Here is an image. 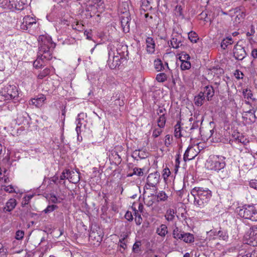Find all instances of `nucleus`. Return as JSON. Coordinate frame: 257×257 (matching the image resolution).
<instances>
[{
  "instance_id": "f257e3e1",
  "label": "nucleus",
  "mask_w": 257,
  "mask_h": 257,
  "mask_svg": "<svg viewBox=\"0 0 257 257\" xmlns=\"http://www.w3.org/2000/svg\"><path fill=\"white\" fill-rule=\"evenodd\" d=\"M39 51L38 58L33 63L36 68H41L45 61L50 60L52 58V52L56 47V44L52 42L49 36L40 35L38 39Z\"/></svg>"
},
{
  "instance_id": "f03ea898",
  "label": "nucleus",
  "mask_w": 257,
  "mask_h": 257,
  "mask_svg": "<svg viewBox=\"0 0 257 257\" xmlns=\"http://www.w3.org/2000/svg\"><path fill=\"white\" fill-rule=\"evenodd\" d=\"M191 194L194 197V205L202 208L208 204L212 197V192L208 188L195 187L191 191Z\"/></svg>"
},
{
  "instance_id": "7ed1b4c3",
  "label": "nucleus",
  "mask_w": 257,
  "mask_h": 257,
  "mask_svg": "<svg viewBox=\"0 0 257 257\" xmlns=\"http://www.w3.org/2000/svg\"><path fill=\"white\" fill-rule=\"evenodd\" d=\"M225 157L219 155H211L207 160L206 165L209 169L218 172L226 166Z\"/></svg>"
},
{
  "instance_id": "20e7f679",
  "label": "nucleus",
  "mask_w": 257,
  "mask_h": 257,
  "mask_svg": "<svg viewBox=\"0 0 257 257\" xmlns=\"http://www.w3.org/2000/svg\"><path fill=\"white\" fill-rule=\"evenodd\" d=\"M0 94L6 100H17L19 97L18 87L14 84H7L2 88Z\"/></svg>"
},
{
  "instance_id": "39448f33",
  "label": "nucleus",
  "mask_w": 257,
  "mask_h": 257,
  "mask_svg": "<svg viewBox=\"0 0 257 257\" xmlns=\"http://www.w3.org/2000/svg\"><path fill=\"white\" fill-rule=\"evenodd\" d=\"M238 215L244 219L257 221V211L253 205H244L239 209Z\"/></svg>"
},
{
  "instance_id": "423d86ee",
  "label": "nucleus",
  "mask_w": 257,
  "mask_h": 257,
  "mask_svg": "<svg viewBox=\"0 0 257 257\" xmlns=\"http://www.w3.org/2000/svg\"><path fill=\"white\" fill-rule=\"evenodd\" d=\"M183 37L181 34L173 32L172 35V38L170 40L171 46L174 49L181 48L182 49L185 47L182 44Z\"/></svg>"
},
{
  "instance_id": "0eeeda50",
  "label": "nucleus",
  "mask_w": 257,
  "mask_h": 257,
  "mask_svg": "<svg viewBox=\"0 0 257 257\" xmlns=\"http://www.w3.org/2000/svg\"><path fill=\"white\" fill-rule=\"evenodd\" d=\"M233 57L237 60H242L247 55L244 47L238 42L233 49Z\"/></svg>"
},
{
  "instance_id": "6e6552de",
  "label": "nucleus",
  "mask_w": 257,
  "mask_h": 257,
  "mask_svg": "<svg viewBox=\"0 0 257 257\" xmlns=\"http://www.w3.org/2000/svg\"><path fill=\"white\" fill-rule=\"evenodd\" d=\"M102 237L103 235L100 231L91 230L89 233V240L94 245H99L102 240Z\"/></svg>"
},
{
  "instance_id": "1a4fd4ad",
  "label": "nucleus",
  "mask_w": 257,
  "mask_h": 257,
  "mask_svg": "<svg viewBox=\"0 0 257 257\" xmlns=\"http://www.w3.org/2000/svg\"><path fill=\"white\" fill-rule=\"evenodd\" d=\"M141 9L144 11L155 9L158 5V0H141Z\"/></svg>"
},
{
  "instance_id": "9d476101",
  "label": "nucleus",
  "mask_w": 257,
  "mask_h": 257,
  "mask_svg": "<svg viewBox=\"0 0 257 257\" xmlns=\"http://www.w3.org/2000/svg\"><path fill=\"white\" fill-rule=\"evenodd\" d=\"M108 56L109 58L107 61V63L110 69H114L117 67H119L120 66L121 64L120 60L122 59V58H120L118 55H114V53H113L112 59L111 60L110 58V52H108Z\"/></svg>"
},
{
  "instance_id": "9b49d317",
  "label": "nucleus",
  "mask_w": 257,
  "mask_h": 257,
  "mask_svg": "<svg viewBox=\"0 0 257 257\" xmlns=\"http://www.w3.org/2000/svg\"><path fill=\"white\" fill-rule=\"evenodd\" d=\"M160 174L157 172L150 174L147 179V183L150 187H155L160 180Z\"/></svg>"
},
{
  "instance_id": "f8f14e48",
  "label": "nucleus",
  "mask_w": 257,
  "mask_h": 257,
  "mask_svg": "<svg viewBox=\"0 0 257 257\" xmlns=\"http://www.w3.org/2000/svg\"><path fill=\"white\" fill-rule=\"evenodd\" d=\"M34 24H36V19L30 16H26L23 18V22L21 25V28L27 30L29 28H30Z\"/></svg>"
},
{
  "instance_id": "ddd939ff",
  "label": "nucleus",
  "mask_w": 257,
  "mask_h": 257,
  "mask_svg": "<svg viewBox=\"0 0 257 257\" xmlns=\"http://www.w3.org/2000/svg\"><path fill=\"white\" fill-rule=\"evenodd\" d=\"M235 10L236 15L235 18V22L240 23L243 21L245 17V10L243 6H240L236 8Z\"/></svg>"
},
{
  "instance_id": "4468645a",
  "label": "nucleus",
  "mask_w": 257,
  "mask_h": 257,
  "mask_svg": "<svg viewBox=\"0 0 257 257\" xmlns=\"http://www.w3.org/2000/svg\"><path fill=\"white\" fill-rule=\"evenodd\" d=\"M121 25L123 29V31L124 33H127L130 31V24L131 22V18L128 14H126V16H121Z\"/></svg>"
},
{
  "instance_id": "2eb2a0df",
  "label": "nucleus",
  "mask_w": 257,
  "mask_h": 257,
  "mask_svg": "<svg viewBox=\"0 0 257 257\" xmlns=\"http://www.w3.org/2000/svg\"><path fill=\"white\" fill-rule=\"evenodd\" d=\"M10 10H22L24 9V6L26 4L25 0H10Z\"/></svg>"
},
{
  "instance_id": "dca6fc26",
  "label": "nucleus",
  "mask_w": 257,
  "mask_h": 257,
  "mask_svg": "<svg viewBox=\"0 0 257 257\" xmlns=\"http://www.w3.org/2000/svg\"><path fill=\"white\" fill-rule=\"evenodd\" d=\"M199 19L211 24L213 20L214 16L211 12L208 10L203 11L199 15Z\"/></svg>"
},
{
  "instance_id": "f3484780",
  "label": "nucleus",
  "mask_w": 257,
  "mask_h": 257,
  "mask_svg": "<svg viewBox=\"0 0 257 257\" xmlns=\"http://www.w3.org/2000/svg\"><path fill=\"white\" fill-rule=\"evenodd\" d=\"M247 236L249 237L248 238L246 239V241L244 243L243 249H248V245L251 246L252 247H251L252 248H254V247L257 246V240L254 237V236L246 235L245 237L247 238Z\"/></svg>"
},
{
  "instance_id": "a211bd4d",
  "label": "nucleus",
  "mask_w": 257,
  "mask_h": 257,
  "mask_svg": "<svg viewBox=\"0 0 257 257\" xmlns=\"http://www.w3.org/2000/svg\"><path fill=\"white\" fill-rule=\"evenodd\" d=\"M194 116L196 117V120L194 121L192 125V126L190 128V133H192L195 130H196L197 131L199 132V126L201 125L203 120V116H201V118H200L199 114H197L196 113H195Z\"/></svg>"
},
{
  "instance_id": "6ab92c4d",
  "label": "nucleus",
  "mask_w": 257,
  "mask_h": 257,
  "mask_svg": "<svg viewBox=\"0 0 257 257\" xmlns=\"http://www.w3.org/2000/svg\"><path fill=\"white\" fill-rule=\"evenodd\" d=\"M151 197H155V199H156L157 202L166 201L168 198V195L163 191L156 192V195L152 194Z\"/></svg>"
},
{
  "instance_id": "aec40b11",
  "label": "nucleus",
  "mask_w": 257,
  "mask_h": 257,
  "mask_svg": "<svg viewBox=\"0 0 257 257\" xmlns=\"http://www.w3.org/2000/svg\"><path fill=\"white\" fill-rule=\"evenodd\" d=\"M147 44V51L150 54L153 53L155 51V41L152 37H148L146 40Z\"/></svg>"
},
{
  "instance_id": "412c9836",
  "label": "nucleus",
  "mask_w": 257,
  "mask_h": 257,
  "mask_svg": "<svg viewBox=\"0 0 257 257\" xmlns=\"http://www.w3.org/2000/svg\"><path fill=\"white\" fill-rule=\"evenodd\" d=\"M17 205V201L14 198H11L6 203V206L4 207V211L11 212Z\"/></svg>"
},
{
  "instance_id": "4be33fe9",
  "label": "nucleus",
  "mask_w": 257,
  "mask_h": 257,
  "mask_svg": "<svg viewBox=\"0 0 257 257\" xmlns=\"http://www.w3.org/2000/svg\"><path fill=\"white\" fill-rule=\"evenodd\" d=\"M116 52L117 55H118L120 58L126 59L125 56H128V51L127 47L126 45H120L116 49Z\"/></svg>"
},
{
  "instance_id": "5701e85b",
  "label": "nucleus",
  "mask_w": 257,
  "mask_h": 257,
  "mask_svg": "<svg viewBox=\"0 0 257 257\" xmlns=\"http://www.w3.org/2000/svg\"><path fill=\"white\" fill-rule=\"evenodd\" d=\"M155 68L157 71H161L165 70V67L169 69L168 64L167 62H165L164 65L162 61L158 59L155 60L154 61Z\"/></svg>"
},
{
  "instance_id": "b1692460",
  "label": "nucleus",
  "mask_w": 257,
  "mask_h": 257,
  "mask_svg": "<svg viewBox=\"0 0 257 257\" xmlns=\"http://www.w3.org/2000/svg\"><path fill=\"white\" fill-rule=\"evenodd\" d=\"M237 257H257V250L250 248L245 250L244 254H242V253H239Z\"/></svg>"
},
{
  "instance_id": "393cba45",
  "label": "nucleus",
  "mask_w": 257,
  "mask_h": 257,
  "mask_svg": "<svg viewBox=\"0 0 257 257\" xmlns=\"http://www.w3.org/2000/svg\"><path fill=\"white\" fill-rule=\"evenodd\" d=\"M207 100H211L212 97L214 95V90L213 87L211 85H207L204 88V91Z\"/></svg>"
},
{
  "instance_id": "a878e982",
  "label": "nucleus",
  "mask_w": 257,
  "mask_h": 257,
  "mask_svg": "<svg viewBox=\"0 0 257 257\" xmlns=\"http://www.w3.org/2000/svg\"><path fill=\"white\" fill-rule=\"evenodd\" d=\"M90 2L89 8H91V11L97 10V11H99L98 10L101 8L100 7L103 4L102 0H91Z\"/></svg>"
},
{
  "instance_id": "bb28decb",
  "label": "nucleus",
  "mask_w": 257,
  "mask_h": 257,
  "mask_svg": "<svg viewBox=\"0 0 257 257\" xmlns=\"http://www.w3.org/2000/svg\"><path fill=\"white\" fill-rule=\"evenodd\" d=\"M168 227L166 225L162 224L157 228L156 233L161 237H165L168 233Z\"/></svg>"
},
{
  "instance_id": "cd10ccee",
  "label": "nucleus",
  "mask_w": 257,
  "mask_h": 257,
  "mask_svg": "<svg viewBox=\"0 0 257 257\" xmlns=\"http://www.w3.org/2000/svg\"><path fill=\"white\" fill-rule=\"evenodd\" d=\"M184 232V231L179 229L178 227L175 226L172 232L173 237L176 239H182L183 238V234Z\"/></svg>"
},
{
  "instance_id": "c85d7f7f",
  "label": "nucleus",
  "mask_w": 257,
  "mask_h": 257,
  "mask_svg": "<svg viewBox=\"0 0 257 257\" xmlns=\"http://www.w3.org/2000/svg\"><path fill=\"white\" fill-rule=\"evenodd\" d=\"M175 130H174V135L175 137L177 138H180L184 136L181 127V121H178L176 124L175 125Z\"/></svg>"
},
{
  "instance_id": "c756f323",
  "label": "nucleus",
  "mask_w": 257,
  "mask_h": 257,
  "mask_svg": "<svg viewBox=\"0 0 257 257\" xmlns=\"http://www.w3.org/2000/svg\"><path fill=\"white\" fill-rule=\"evenodd\" d=\"M127 237V235H124L119 240L118 246L120 247L119 250L121 252H123L124 250L127 248V245L125 241V238Z\"/></svg>"
},
{
  "instance_id": "7c9ffc66",
  "label": "nucleus",
  "mask_w": 257,
  "mask_h": 257,
  "mask_svg": "<svg viewBox=\"0 0 257 257\" xmlns=\"http://www.w3.org/2000/svg\"><path fill=\"white\" fill-rule=\"evenodd\" d=\"M183 236V238L181 240H183L186 243H190L194 241V237L193 234L184 232Z\"/></svg>"
},
{
  "instance_id": "2f4dec72",
  "label": "nucleus",
  "mask_w": 257,
  "mask_h": 257,
  "mask_svg": "<svg viewBox=\"0 0 257 257\" xmlns=\"http://www.w3.org/2000/svg\"><path fill=\"white\" fill-rule=\"evenodd\" d=\"M167 120L166 115L161 114L157 120L158 126L160 128H164Z\"/></svg>"
},
{
  "instance_id": "473e14b6",
  "label": "nucleus",
  "mask_w": 257,
  "mask_h": 257,
  "mask_svg": "<svg viewBox=\"0 0 257 257\" xmlns=\"http://www.w3.org/2000/svg\"><path fill=\"white\" fill-rule=\"evenodd\" d=\"M233 40L231 37H227L225 39H224L221 43V47L223 49H225L228 45L232 44Z\"/></svg>"
},
{
  "instance_id": "72a5a7b5",
  "label": "nucleus",
  "mask_w": 257,
  "mask_h": 257,
  "mask_svg": "<svg viewBox=\"0 0 257 257\" xmlns=\"http://www.w3.org/2000/svg\"><path fill=\"white\" fill-rule=\"evenodd\" d=\"M45 97L44 95H42L40 97L37 98H34L31 100L32 104L35 105L37 107H39L40 105L43 103V102L45 100Z\"/></svg>"
},
{
  "instance_id": "f704fd0d",
  "label": "nucleus",
  "mask_w": 257,
  "mask_h": 257,
  "mask_svg": "<svg viewBox=\"0 0 257 257\" xmlns=\"http://www.w3.org/2000/svg\"><path fill=\"white\" fill-rule=\"evenodd\" d=\"M242 94L244 96V98L245 99H252L253 101L255 100V98H252L253 95L251 92V91L250 89H248L247 88L243 89Z\"/></svg>"
},
{
  "instance_id": "c9c22d12",
  "label": "nucleus",
  "mask_w": 257,
  "mask_h": 257,
  "mask_svg": "<svg viewBox=\"0 0 257 257\" xmlns=\"http://www.w3.org/2000/svg\"><path fill=\"white\" fill-rule=\"evenodd\" d=\"M192 148L193 147L191 146H189L188 147V148L187 149V150H186V151L184 154V157H183V159L185 162H186L187 161L191 160L194 159L195 156H193V155L190 156V154H189L190 150L191 149H192Z\"/></svg>"
},
{
  "instance_id": "e433bc0d",
  "label": "nucleus",
  "mask_w": 257,
  "mask_h": 257,
  "mask_svg": "<svg viewBox=\"0 0 257 257\" xmlns=\"http://www.w3.org/2000/svg\"><path fill=\"white\" fill-rule=\"evenodd\" d=\"M188 39L192 43H196L199 39L198 35L193 31H191L188 34Z\"/></svg>"
},
{
  "instance_id": "4c0bfd02",
  "label": "nucleus",
  "mask_w": 257,
  "mask_h": 257,
  "mask_svg": "<svg viewBox=\"0 0 257 257\" xmlns=\"http://www.w3.org/2000/svg\"><path fill=\"white\" fill-rule=\"evenodd\" d=\"M112 157L114 158V161L115 164H119L121 162V157L118 154L117 152L115 151H112L111 153Z\"/></svg>"
},
{
  "instance_id": "58836bf2",
  "label": "nucleus",
  "mask_w": 257,
  "mask_h": 257,
  "mask_svg": "<svg viewBox=\"0 0 257 257\" xmlns=\"http://www.w3.org/2000/svg\"><path fill=\"white\" fill-rule=\"evenodd\" d=\"M50 73V70L48 68H46L42 71H40L38 75V78L40 79H42L47 76H48Z\"/></svg>"
},
{
  "instance_id": "ea45409f",
  "label": "nucleus",
  "mask_w": 257,
  "mask_h": 257,
  "mask_svg": "<svg viewBox=\"0 0 257 257\" xmlns=\"http://www.w3.org/2000/svg\"><path fill=\"white\" fill-rule=\"evenodd\" d=\"M142 245L141 241L140 240L136 241L133 246L132 251L134 253H139L141 251L140 247Z\"/></svg>"
},
{
  "instance_id": "a19ab883",
  "label": "nucleus",
  "mask_w": 257,
  "mask_h": 257,
  "mask_svg": "<svg viewBox=\"0 0 257 257\" xmlns=\"http://www.w3.org/2000/svg\"><path fill=\"white\" fill-rule=\"evenodd\" d=\"M10 0H0V7L4 9L10 10Z\"/></svg>"
},
{
  "instance_id": "79ce46f5",
  "label": "nucleus",
  "mask_w": 257,
  "mask_h": 257,
  "mask_svg": "<svg viewBox=\"0 0 257 257\" xmlns=\"http://www.w3.org/2000/svg\"><path fill=\"white\" fill-rule=\"evenodd\" d=\"M156 80L160 82H163L167 80V76L164 73H161L157 75Z\"/></svg>"
},
{
  "instance_id": "37998d69",
  "label": "nucleus",
  "mask_w": 257,
  "mask_h": 257,
  "mask_svg": "<svg viewBox=\"0 0 257 257\" xmlns=\"http://www.w3.org/2000/svg\"><path fill=\"white\" fill-rule=\"evenodd\" d=\"M218 235L224 240H227L228 238L227 232L225 230H219L217 233Z\"/></svg>"
},
{
  "instance_id": "c03bdc74",
  "label": "nucleus",
  "mask_w": 257,
  "mask_h": 257,
  "mask_svg": "<svg viewBox=\"0 0 257 257\" xmlns=\"http://www.w3.org/2000/svg\"><path fill=\"white\" fill-rule=\"evenodd\" d=\"M180 67L182 70H188L191 68V63L189 61H182Z\"/></svg>"
},
{
  "instance_id": "a18cd8bd",
  "label": "nucleus",
  "mask_w": 257,
  "mask_h": 257,
  "mask_svg": "<svg viewBox=\"0 0 257 257\" xmlns=\"http://www.w3.org/2000/svg\"><path fill=\"white\" fill-rule=\"evenodd\" d=\"M86 116V114H84L83 112L80 113L78 114L77 118L76 119V121H77V125H79L80 127H81L82 126V123L81 122V120L84 119V117Z\"/></svg>"
},
{
  "instance_id": "49530a36",
  "label": "nucleus",
  "mask_w": 257,
  "mask_h": 257,
  "mask_svg": "<svg viewBox=\"0 0 257 257\" xmlns=\"http://www.w3.org/2000/svg\"><path fill=\"white\" fill-rule=\"evenodd\" d=\"M58 208V206L56 205H48L47 208L44 210L45 213H48L52 212L55 209Z\"/></svg>"
},
{
  "instance_id": "de8ad7c7",
  "label": "nucleus",
  "mask_w": 257,
  "mask_h": 257,
  "mask_svg": "<svg viewBox=\"0 0 257 257\" xmlns=\"http://www.w3.org/2000/svg\"><path fill=\"white\" fill-rule=\"evenodd\" d=\"M133 175H136L138 176H143V172L141 169L136 167L133 170V173L132 174H130L129 176H132Z\"/></svg>"
},
{
  "instance_id": "09e8293b",
  "label": "nucleus",
  "mask_w": 257,
  "mask_h": 257,
  "mask_svg": "<svg viewBox=\"0 0 257 257\" xmlns=\"http://www.w3.org/2000/svg\"><path fill=\"white\" fill-rule=\"evenodd\" d=\"M161 128L160 127L155 128L153 131L152 136L155 138L158 137L163 132Z\"/></svg>"
},
{
  "instance_id": "8fccbe9b",
  "label": "nucleus",
  "mask_w": 257,
  "mask_h": 257,
  "mask_svg": "<svg viewBox=\"0 0 257 257\" xmlns=\"http://www.w3.org/2000/svg\"><path fill=\"white\" fill-rule=\"evenodd\" d=\"M167 110L163 106H159L158 109L157 110V114L159 116H161V114L166 115Z\"/></svg>"
},
{
  "instance_id": "3c124183",
  "label": "nucleus",
  "mask_w": 257,
  "mask_h": 257,
  "mask_svg": "<svg viewBox=\"0 0 257 257\" xmlns=\"http://www.w3.org/2000/svg\"><path fill=\"white\" fill-rule=\"evenodd\" d=\"M190 56H189V55L184 52H183L181 55L179 57V59L181 62L189 61L188 60H190Z\"/></svg>"
},
{
  "instance_id": "603ef678",
  "label": "nucleus",
  "mask_w": 257,
  "mask_h": 257,
  "mask_svg": "<svg viewBox=\"0 0 257 257\" xmlns=\"http://www.w3.org/2000/svg\"><path fill=\"white\" fill-rule=\"evenodd\" d=\"M7 249L5 248L3 245L0 243V257L7 256Z\"/></svg>"
},
{
  "instance_id": "864d4df0",
  "label": "nucleus",
  "mask_w": 257,
  "mask_h": 257,
  "mask_svg": "<svg viewBox=\"0 0 257 257\" xmlns=\"http://www.w3.org/2000/svg\"><path fill=\"white\" fill-rule=\"evenodd\" d=\"M24 234L23 230H19L16 233L15 238L17 240H21L23 238Z\"/></svg>"
},
{
  "instance_id": "5fc2aeb1",
  "label": "nucleus",
  "mask_w": 257,
  "mask_h": 257,
  "mask_svg": "<svg viewBox=\"0 0 257 257\" xmlns=\"http://www.w3.org/2000/svg\"><path fill=\"white\" fill-rule=\"evenodd\" d=\"M154 199L155 198H154V197H151V195L150 196H148V198L145 202V204L148 207L152 206L154 202Z\"/></svg>"
},
{
  "instance_id": "6e6d98bb",
  "label": "nucleus",
  "mask_w": 257,
  "mask_h": 257,
  "mask_svg": "<svg viewBox=\"0 0 257 257\" xmlns=\"http://www.w3.org/2000/svg\"><path fill=\"white\" fill-rule=\"evenodd\" d=\"M26 115H28V114L25 112L22 114H20L19 116L17 117V119L20 123H24L25 121H27V118Z\"/></svg>"
},
{
  "instance_id": "4d7b16f0",
  "label": "nucleus",
  "mask_w": 257,
  "mask_h": 257,
  "mask_svg": "<svg viewBox=\"0 0 257 257\" xmlns=\"http://www.w3.org/2000/svg\"><path fill=\"white\" fill-rule=\"evenodd\" d=\"M66 173L67 174H70V171L69 170H66V172H65L64 171H63L61 175H60V179H59V183H61V180H63L66 178H68L66 176Z\"/></svg>"
},
{
  "instance_id": "13d9d810",
  "label": "nucleus",
  "mask_w": 257,
  "mask_h": 257,
  "mask_svg": "<svg viewBox=\"0 0 257 257\" xmlns=\"http://www.w3.org/2000/svg\"><path fill=\"white\" fill-rule=\"evenodd\" d=\"M4 190L7 192L10 193L16 192L15 189H14V187L13 185H10L8 186H5Z\"/></svg>"
},
{
  "instance_id": "bf43d9fd",
  "label": "nucleus",
  "mask_w": 257,
  "mask_h": 257,
  "mask_svg": "<svg viewBox=\"0 0 257 257\" xmlns=\"http://www.w3.org/2000/svg\"><path fill=\"white\" fill-rule=\"evenodd\" d=\"M234 75L237 79H242L243 75L242 72L239 70H236L234 73Z\"/></svg>"
},
{
  "instance_id": "052dcab7",
  "label": "nucleus",
  "mask_w": 257,
  "mask_h": 257,
  "mask_svg": "<svg viewBox=\"0 0 257 257\" xmlns=\"http://www.w3.org/2000/svg\"><path fill=\"white\" fill-rule=\"evenodd\" d=\"M172 139L169 135L165 136V145L166 147H169L171 143Z\"/></svg>"
},
{
  "instance_id": "680f3d73",
  "label": "nucleus",
  "mask_w": 257,
  "mask_h": 257,
  "mask_svg": "<svg viewBox=\"0 0 257 257\" xmlns=\"http://www.w3.org/2000/svg\"><path fill=\"white\" fill-rule=\"evenodd\" d=\"M124 217L129 221H132L133 220V216L131 212L127 211L125 213Z\"/></svg>"
},
{
  "instance_id": "e2e57ef3",
  "label": "nucleus",
  "mask_w": 257,
  "mask_h": 257,
  "mask_svg": "<svg viewBox=\"0 0 257 257\" xmlns=\"http://www.w3.org/2000/svg\"><path fill=\"white\" fill-rule=\"evenodd\" d=\"M170 174V170L167 168L164 169L163 177L165 180L167 179Z\"/></svg>"
},
{
  "instance_id": "0e129e2a",
  "label": "nucleus",
  "mask_w": 257,
  "mask_h": 257,
  "mask_svg": "<svg viewBox=\"0 0 257 257\" xmlns=\"http://www.w3.org/2000/svg\"><path fill=\"white\" fill-rule=\"evenodd\" d=\"M241 135L242 134L238 132L235 133L234 134H232L233 140H234L235 142L239 143V140Z\"/></svg>"
},
{
  "instance_id": "69168bd1",
  "label": "nucleus",
  "mask_w": 257,
  "mask_h": 257,
  "mask_svg": "<svg viewBox=\"0 0 257 257\" xmlns=\"http://www.w3.org/2000/svg\"><path fill=\"white\" fill-rule=\"evenodd\" d=\"M250 235L255 236L257 235V225H254L250 228Z\"/></svg>"
},
{
  "instance_id": "338daca9",
  "label": "nucleus",
  "mask_w": 257,
  "mask_h": 257,
  "mask_svg": "<svg viewBox=\"0 0 257 257\" xmlns=\"http://www.w3.org/2000/svg\"><path fill=\"white\" fill-rule=\"evenodd\" d=\"M194 101L195 105L198 106H201L203 104V100H202V98L200 99L195 96L194 98Z\"/></svg>"
},
{
  "instance_id": "774afa93",
  "label": "nucleus",
  "mask_w": 257,
  "mask_h": 257,
  "mask_svg": "<svg viewBox=\"0 0 257 257\" xmlns=\"http://www.w3.org/2000/svg\"><path fill=\"white\" fill-rule=\"evenodd\" d=\"M249 186L253 189L257 190V180H251L249 183Z\"/></svg>"
}]
</instances>
